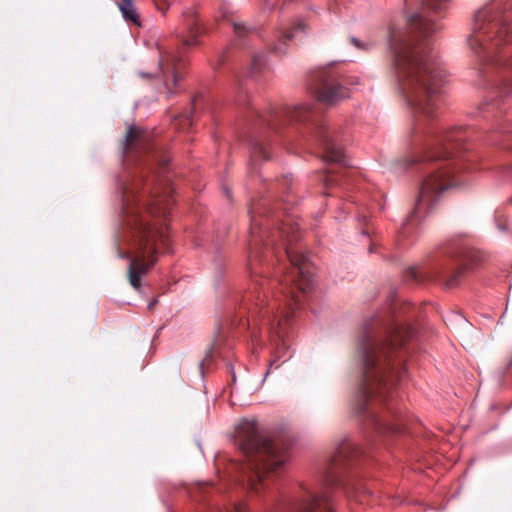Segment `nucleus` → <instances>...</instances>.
I'll use <instances>...</instances> for the list:
<instances>
[{
	"instance_id": "nucleus-1",
	"label": "nucleus",
	"mask_w": 512,
	"mask_h": 512,
	"mask_svg": "<svg viewBox=\"0 0 512 512\" xmlns=\"http://www.w3.org/2000/svg\"><path fill=\"white\" fill-rule=\"evenodd\" d=\"M450 0H405L406 7L418 3L404 28L390 27L392 70L403 99L413 115V155L408 166H416L423 180L414 209L399 231L404 241L416 224L436 204L446 189L460 185L469 160L461 155L472 128L438 127L445 71L432 47V36L442 29L440 19Z\"/></svg>"
},
{
	"instance_id": "nucleus-2",
	"label": "nucleus",
	"mask_w": 512,
	"mask_h": 512,
	"mask_svg": "<svg viewBox=\"0 0 512 512\" xmlns=\"http://www.w3.org/2000/svg\"><path fill=\"white\" fill-rule=\"evenodd\" d=\"M250 240L248 265L252 282L241 299L248 325H259L275 345L277 353L288 348L286 337L291 317L314 283L309 255L294 249L300 223L293 215L271 211L267 200L253 201L249 208Z\"/></svg>"
},
{
	"instance_id": "nucleus-3",
	"label": "nucleus",
	"mask_w": 512,
	"mask_h": 512,
	"mask_svg": "<svg viewBox=\"0 0 512 512\" xmlns=\"http://www.w3.org/2000/svg\"><path fill=\"white\" fill-rule=\"evenodd\" d=\"M417 315L413 304L394 301L365 319L359 334L362 382L356 413L363 425L379 436L399 435L406 429L396 386L407 372L405 361L414 349L416 329L412 321Z\"/></svg>"
},
{
	"instance_id": "nucleus-4",
	"label": "nucleus",
	"mask_w": 512,
	"mask_h": 512,
	"mask_svg": "<svg viewBox=\"0 0 512 512\" xmlns=\"http://www.w3.org/2000/svg\"><path fill=\"white\" fill-rule=\"evenodd\" d=\"M235 444L244 457L242 463L236 464L242 487L251 495L265 499L280 512H333L332 489L343 487L348 491L343 475L351 459L362 453L360 447L345 439L316 481L301 487L294 498L286 499L279 495L274 482L283 474L289 460V443L270 439L257 420L243 419L235 431Z\"/></svg>"
},
{
	"instance_id": "nucleus-5",
	"label": "nucleus",
	"mask_w": 512,
	"mask_h": 512,
	"mask_svg": "<svg viewBox=\"0 0 512 512\" xmlns=\"http://www.w3.org/2000/svg\"><path fill=\"white\" fill-rule=\"evenodd\" d=\"M173 192L170 183L156 177L141 178L123 189L124 234L133 255L119 247L117 255L129 260V282L137 290L141 277L157 262V244L168 249L169 233L163 221L174 204Z\"/></svg>"
},
{
	"instance_id": "nucleus-6",
	"label": "nucleus",
	"mask_w": 512,
	"mask_h": 512,
	"mask_svg": "<svg viewBox=\"0 0 512 512\" xmlns=\"http://www.w3.org/2000/svg\"><path fill=\"white\" fill-rule=\"evenodd\" d=\"M467 46L473 85L512 95L511 0H491L474 13Z\"/></svg>"
},
{
	"instance_id": "nucleus-7",
	"label": "nucleus",
	"mask_w": 512,
	"mask_h": 512,
	"mask_svg": "<svg viewBox=\"0 0 512 512\" xmlns=\"http://www.w3.org/2000/svg\"><path fill=\"white\" fill-rule=\"evenodd\" d=\"M250 117L254 129L249 139L251 162L269 159L270 140L265 129L276 132L281 125L296 124L302 127L301 133L307 141H313L319 146L324 163L338 166L327 168L321 176L325 188L350 186V172L346 169L347 161L342 147L337 142L336 131L326 125L322 119V112L316 105L284 107L264 113L252 108Z\"/></svg>"
},
{
	"instance_id": "nucleus-8",
	"label": "nucleus",
	"mask_w": 512,
	"mask_h": 512,
	"mask_svg": "<svg viewBox=\"0 0 512 512\" xmlns=\"http://www.w3.org/2000/svg\"><path fill=\"white\" fill-rule=\"evenodd\" d=\"M444 257L429 267H409L405 272L407 281H437L446 287H454L460 283L463 274L473 269L481 260L478 251L464 247H448Z\"/></svg>"
},
{
	"instance_id": "nucleus-9",
	"label": "nucleus",
	"mask_w": 512,
	"mask_h": 512,
	"mask_svg": "<svg viewBox=\"0 0 512 512\" xmlns=\"http://www.w3.org/2000/svg\"><path fill=\"white\" fill-rule=\"evenodd\" d=\"M157 51L158 61L155 69H140L137 75L145 81L160 78L168 95L171 96L180 89V81L184 77L183 70L186 66L184 52L180 47L165 43H157Z\"/></svg>"
},
{
	"instance_id": "nucleus-10",
	"label": "nucleus",
	"mask_w": 512,
	"mask_h": 512,
	"mask_svg": "<svg viewBox=\"0 0 512 512\" xmlns=\"http://www.w3.org/2000/svg\"><path fill=\"white\" fill-rule=\"evenodd\" d=\"M346 81L334 64H329L314 70L310 76V89L318 104L333 106L349 97V91L344 86Z\"/></svg>"
},
{
	"instance_id": "nucleus-11",
	"label": "nucleus",
	"mask_w": 512,
	"mask_h": 512,
	"mask_svg": "<svg viewBox=\"0 0 512 512\" xmlns=\"http://www.w3.org/2000/svg\"><path fill=\"white\" fill-rule=\"evenodd\" d=\"M505 108L499 100L490 98L480 103L478 114L483 119L491 122V129L499 135H507L502 145L504 148L512 149V123L510 119L504 118Z\"/></svg>"
},
{
	"instance_id": "nucleus-12",
	"label": "nucleus",
	"mask_w": 512,
	"mask_h": 512,
	"mask_svg": "<svg viewBox=\"0 0 512 512\" xmlns=\"http://www.w3.org/2000/svg\"><path fill=\"white\" fill-rule=\"evenodd\" d=\"M151 149L144 131L131 126L126 134L123 154L127 161L148 153Z\"/></svg>"
},
{
	"instance_id": "nucleus-13",
	"label": "nucleus",
	"mask_w": 512,
	"mask_h": 512,
	"mask_svg": "<svg viewBox=\"0 0 512 512\" xmlns=\"http://www.w3.org/2000/svg\"><path fill=\"white\" fill-rule=\"evenodd\" d=\"M183 29L177 33L183 46L192 47L198 44V38L203 33V29L198 22L197 13L193 8H188L183 12Z\"/></svg>"
},
{
	"instance_id": "nucleus-14",
	"label": "nucleus",
	"mask_w": 512,
	"mask_h": 512,
	"mask_svg": "<svg viewBox=\"0 0 512 512\" xmlns=\"http://www.w3.org/2000/svg\"><path fill=\"white\" fill-rule=\"evenodd\" d=\"M118 8L126 22L136 26H141L140 15L133 3V0H120L117 2Z\"/></svg>"
},
{
	"instance_id": "nucleus-15",
	"label": "nucleus",
	"mask_w": 512,
	"mask_h": 512,
	"mask_svg": "<svg viewBox=\"0 0 512 512\" xmlns=\"http://www.w3.org/2000/svg\"><path fill=\"white\" fill-rule=\"evenodd\" d=\"M293 38V33L291 30L281 31L278 36V43L274 45L273 50L275 53L284 54L286 52L284 46L287 41H290Z\"/></svg>"
},
{
	"instance_id": "nucleus-16",
	"label": "nucleus",
	"mask_w": 512,
	"mask_h": 512,
	"mask_svg": "<svg viewBox=\"0 0 512 512\" xmlns=\"http://www.w3.org/2000/svg\"><path fill=\"white\" fill-rule=\"evenodd\" d=\"M265 60L263 54H256L253 56L251 67H250V73L256 74L261 71V69L264 67Z\"/></svg>"
},
{
	"instance_id": "nucleus-17",
	"label": "nucleus",
	"mask_w": 512,
	"mask_h": 512,
	"mask_svg": "<svg viewBox=\"0 0 512 512\" xmlns=\"http://www.w3.org/2000/svg\"><path fill=\"white\" fill-rule=\"evenodd\" d=\"M234 32L239 36L243 37L247 33L251 32V29H248L244 24L234 23L233 24Z\"/></svg>"
},
{
	"instance_id": "nucleus-18",
	"label": "nucleus",
	"mask_w": 512,
	"mask_h": 512,
	"mask_svg": "<svg viewBox=\"0 0 512 512\" xmlns=\"http://www.w3.org/2000/svg\"><path fill=\"white\" fill-rule=\"evenodd\" d=\"M157 9L165 12L168 9V1L167 0H153Z\"/></svg>"
},
{
	"instance_id": "nucleus-19",
	"label": "nucleus",
	"mask_w": 512,
	"mask_h": 512,
	"mask_svg": "<svg viewBox=\"0 0 512 512\" xmlns=\"http://www.w3.org/2000/svg\"><path fill=\"white\" fill-rule=\"evenodd\" d=\"M351 42H352V44H353L355 47H357V48H359V49H368V46H369V44H367V43H362L359 39L354 38V37H352V38H351Z\"/></svg>"
},
{
	"instance_id": "nucleus-20",
	"label": "nucleus",
	"mask_w": 512,
	"mask_h": 512,
	"mask_svg": "<svg viewBox=\"0 0 512 512\" xmlns=\"http://www.w3.org/2000/svg\"><path fill=\"white\" fill-rule=\"evenodd\" d=\"M355 493L356 494H368V495H370L371 491L368 488H366V487H359V488L355 489Z\"/></svg>"
},
{
	"instance_id": "nucleus-21",
	"label": "nucleus",
	"mask_w": 512,
	"mask_h": 512,
	"mask_svg": "<svg viewBox=\"0 0 512 512\" xmlns=\"http://www.w3.org/2000/svg\"><path fill=\"white\" fill-rule=\"evenodd\" d=\"M156 303H157V300H156V299H155V300H153V301H151V302L148 304V308H149V309H152V308L156 305Z\"/></svg>"
},
{
	"instance_id": "nucleus-22",
	"label": "nucleus",
	"mask_w": 512,
	"mask_h": 512,
	"mask_svg": "<svg viewBox=\"0 0 512 512\" xmlns=\"http://www.w3.org/2000/svg\"><path fill=\"white\" fill-rule=\"evenodd\" d=\"M486 142L490 143V144H494L497 142L496 139H485Z\"/></svg>"
},
{
	"instance_id": "nucleus-23",
	"label": "nucleus",
	"mask_w": 512,
	"mask_h": 512,
	"mask_svg": "<svg viewBox=\"0 0 512 512\" xmlns=\"http://www.w3.org/2000/svg\"><path fill=\"white\" fill-rule=\"evenodd\" d=\"M283 182H284V184H288V183L290 184V183H291V179H289V178L285 177V178L283 179Z\"/></svg>"
},
{
	"instance_id": "nucleus-24",
	"label": "nucleus",
	"mask_w": 512,
	"mask_h": 512,
	"mask_svg": "<svg viewBox=\"0 0 512 512\" xmlns=\"http://www.w3.org/2000/svg\"><path fill=\"white\" fill-rule=\"evenodd\" d=\"M367 216L363 215L358 218L359 221H366Z\"/></svg>"
},
{
	"instance_id": "nucleus-25",
	"label": "nucleus",
	"mask_w": 512,
	"mask_h": 512,
	"mask_svg": "<svg viewBox=\"0 0 512 512\" xmlns=\"http://www.w3.org/2000/svg\"><path fill=\"white\" fill-rule=\"evenodd\" d=\"M161 161H162V166H163V167H164V166H167V163H168V162H167L166 160H161Z\"/></svg>"
},
{
	"instance_id": "nucleus-26",
	"label": "nucleus",
	"mask_w": 512,
	"mask_h": 512,
	"mask_svg": "<svg viewBox=\"0 0 512 512\" xmlns=\"http://www.w3.org/2000/svg\"><path fill=\"white\" fill-rule=\"evenodd\" d=\"M226 195H227V197H230L229 191H226Z\"/></svg>"
},
{
	"instance_id": "nucleus-27",
	"label": "nucleus",
	"mask_w": 512,
	"mask_h": 512,
	"mask_svg": "<svg viewBox=\"0 0 512 512\" xmlns=\"http://www.w3.org/2000/svg\"><path fill=\"white\" fill-rule=\"evenodd\" d=\"M203 365H204V361H201V363H200L201 368L203 367Z\"/></svg>"
},
{
	"instance_id": "nucleus-28",
	"label": "nucleus",
	"mask_w": 512,
	"mask_h": 512,
	"mask_svg": "<svg viewBox=\"0 0 512 512\" xmlns=\"http://www.w3.org/2000/svg\"><path fill=\"white\" fill-rule=\"evenodd\" d=\"M510 201H511V203H512V198H511V200H510Z\"/></svg>"
}]
</instances>
